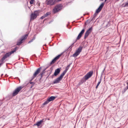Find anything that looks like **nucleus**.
I'll return each mask as SVG.
<instances>
[{
    "instance_id": "obj_20",
    "label": "nucleus",
    "mask_w": 128,
    "mask_h": 128,
    "mask_svg": "<svg viewBox=\"0 0 128 128\" xmlns=\"http://www.w3.org/2000/svg\"><path fill=\"white\" fill-rule=\"evenodd\" d=\"M56 98V97L54 96H51L49 98H48V100L50 102L53 101Z\"/></svg>"
},
{
    "instance_id": "obj_23",
    "label": "nucleus",
    "mask_w": 128,
    "mask_h": 128,
    "mask_svg": "<svg viewBox=\"0 0 128 128\" xmlns=\"http://www.w3.org/2000/svg\"><path fill=\"white\" fill-rule=\"evenodd\" d=\"M101 81V80L100 79V81L98 82V83L96 85V89H97L98 88V86H99V85L100 84Z\"/></svg>"
},
{
    "instance_id": "obj_33",
    "label": "nucleus",
    "mask_w": 128,
    "mask_h": 128,
    "mask_svg": "<svg viewBox=\"0 0 128 128\" xmlns=\"http://www.w3.org/2000/svg\"><path fill=\"white\" fill-rule=\"evenodd\" d=\"M127 88L128 89V82H127Z\"/></svg>"
},
{
    "instance_id": "obj_11",
    "label": "nucleus",
    "mask_w": 128,
    "mask_h": 128,
    "mask_svg": "<svg viewBox=\"0 0 128 128\" xmlns=\"http://www.w3.org/2000/svg\"><path fill=\"white\" fill-rule=\"evenodd\" d=\"M17 47H16L13 50L6 53L4 56L6 58L9 57L13 53L16 51L17 50Z\"/></svg>"
},
{
    "instance_id": "obj_4",
    "label": "nucleus",
    "mask_w": 128,
    "mask_h": 128,
    "mask_svg": "<svg viewBox=\"0 0 128 128\" xmlns=\"http://www.w3.org/2000/svg\"><path fill=\"white\" fill-rule=\"evenodd\" d=\"M62 7L60 5H58L56 6L54 8L53 10V12L55 14L58 11L62 9Z\"/></svg>"
},
{
    "instance_id": "obj_14",
    "label": "nucleus",
    "mask_w": 128,
    "mask_h": 128,
    "mask_svg": "<svg viewBox=\"0 0 128 128\" xmlns=\"http://www.w3.org/2000/svg\"><path fill=\"white\" fill-rule=\"evenodd\" d=\"M46 120V119H43L42 120H40L38 122L34 124V126H37L38 127L40 126V125H41L43 122H44Z\"/></svg>"
},
{
    "instance_id": "obj_3",
    "label": "nucleus",
    "mask_w": 128,
    "mask_h": 128,
    "mask_svg": "<svg viewBox=\"0 0 128 128\" xmlns=\"http://www.w3.org/2000/svg\"><path fill=\"white\" fill-rule=\"evenodd\" d=\"M38 14L39 13L38 11H36L34 12L31 15L30 20H33L34 19L36 18L37 16L38 15Z\"/></svg>"
},
{
    "instance_id": "obj_25",
    "label": "nucleus",
    "mask_w": 128,
    "mask_h": 128,
    "mask_svg": "<svg viewBox=\"0 0 128 128\" xmlns=\"http://www.w3.org/2000/svg\"><path fill=\"white\" fill-rule=\"evenodd\" d=\"M35 37H34V38L32 40H31L30 41H29L28 42V43H30L31 42H32L35 39Z\"/></svg>"
},
{
    "instance_id": "obj_5",
    "label": "nucleus",
    "mask_w": 128,
    "mask_h": 128,
    "mask_svg": "<svg viewBox=\"0 0 128 128\" xmlns=\"http://www.w3.org/2000/svg\"><path fill=\"white\" fill-rule=\"evenodd\" d=\"M22 88L23 87L20 86L16 88L13 92L12 94V96H14L17 94Z\"/></svg>"
},
{
    "instance_id": "obj_21",
    "label": "nucleus",
    "mask_w": 128,
    "mask_h": 128,
    "mask_svg": "<svg viewBox=\"0 0 128 128\" xmlns=\"http://www.w3.org/2000/svg\"><path fill=\"white\" fill-rule=\"evenodd\" d=\"M49 102H50L48 100V99H47V100L45 101L42 104L43 105H46L48 104Z\"/></svg>"
},
{
    "instance_id": "obj_28",
    "label": "nucleus",
    "mask_w": 128,
    "mask_h": 128,
    "mask_svg": "<svg viewBox=\"0 0 128 128\" xmlns=\"http://www.w3.org/2000/svg\"><path fill=\"white\" fill-rule=\"evenodd\" d=\"M86 22L87 24H88L90 23V20H86Z\"/></svg>"
},
{
    "instance_id": "obj_41",
    "label": "nucleus",
    "mask_w": 128,
    "mask_h": 128,
    "mask_svg": "<svg viewBox=\"0 0 128 128\" xmlns=\"http://www.w3.org/2000/svg\"><path fill=\"white\" fill-rule=\"evenodd\" d=\"M32 86L31 87V88H32Z\"/></svg>"
},
{
    "instance_id": "obj_32",
    "label": "nucleus",
    "mask_w": 128,
    "mask_h": 128,
    "mask_svg": "<svg viewBox=\"0 0 128 128\" xmlns=\"http://www.w3.org/2000/svg\"><path fill=\"white\" fill-rule=\"evenodd\" d=\"M42 74H43V73H41L40 74V76H41L42 77Z\"/></svg>"
},
{
    "instance_id": "obj_1",
    "label": "nucleus",
    "mask_w": 128,
    "mask_h": 128,
    "mask_svg": "<svg viewBox=\"0 0 128 128\" xmlns=\"http://www.w3.org/2000/svg\"><path fill=\"white\" fill-rule=\"evenodd\" d=\"M104 4V3H102L100 6L96 10V12L93 15V17L92 18V20H94L95 19L96 16H97L98 14L101 10Z\"/></svg>"
},
{
    "instance_id": "obj_15",
    "label": "nucleus",
    "mask_w": 128,
    "mask_h": 128,
    "mask_svg": "<svg viewBox=\"0 0 128 128\" xmlns=\"http://www.w3.org/2000/svg\"><path fill=\"white\" fill-rule=\"evenodd\" d=\"M57 2H58L56 0H49L48 1L47 4L48 5H52L56 3Z\"/></svg>"
},
{
    "instance_id": "obj_38",
    "label": "nucleus",
    "mask_w": 128,
    "mask_h": 128,
    "mask_svg": "<svg viewBox=\"0 0 128 128\" xmlns=\"http://www.w3.org/2000/svg\"><path fill=\"white\" fill-rule=\"evenodd\" d=\"M2 65V64H0V67Z\"/></svg>"
},
{
    "instance_id": "obj_17",
    "label": "nucleus",
    "mask_w": 128,
    "mask_h": 128,
    "mask_svg": "<svg viewBox=\"0 0 128 128\" xmlns=\"http://www.w3.org/2000/svg\"><path fill=\"white\" fill-rule=\"evenodd\" d=\"M60 70L59 68H58L55 70L54 72L53 75L52 76V77L54 76H57L60 73Z\"/></svg>"
},
{
    "instance_id": "obj_36",
    "label": "nucleus",
    "mask_w": 128,
    "mask_h": 128,
    "mask_svg": "<svg viewBox=\"0 0 128 128\" xmlns=\"http://www.w3.org/2000/svg\"><path fill=\"white\" fill-rule=\"evenodd\" d=\"M2 102L0 103V106H1V105H2Z\"/></svg>"
},
{
    "instance_id": "obj_34",
    "label": "nucleus",
    "mask_w": 128,
    "mask_h": 128,
    "mask_svg": "<svg viewBox=\"0 0 128 128\" xmlns=\"http://www.w3.org/2000/svg\"><path fill=\"white\" fill-rule=\"evenodd\" d=\"M87 24H88L87 23H86V22L85 23V25H86Z\"/></svg>"
},
{
    "instance_id": "obj_12",
    "label": "nucleus",
    "mask_w": 128,
    "mask_h": 128,
    "mask_svg": "<svg viewBox=\"0 0 128 128\" xmlns=\"http://www.w3.org/2000/svg\"><path fill=\"white\" fill-rule=\"evenodd\" d=\"M17 47H16L13 50L6 53L4 56L6 58L9 57L13 53L16 51L17 50Z\"/></svg>"
},
{
    "instance_id": "obj_7",
    "label": "nucleus",
    "mask_w": 128,
    "mask_h": 128,
    "mask_svg": "<svg viewBox=\"0 0 128 128\" xmlns=\"http://www.w3.org/2000/svg\"><path fill=\"white\" fill-rule=\"evenodd\" d=\"M83 47L80 46L78 50H76V52L73 54V56L74 57H76L82 51Z\"/></svg>"
},
{
    "instance_id": "obj_10",
    "label": "nucleus",
    "mask_w": 128,
    "mask_h": 128,
    "mask_svg": "<svg viewBox=\"0 0 128 128\" xmlns=\"http://www.w3.org/2000/svg\"><path fill=\"white\" fill-rule=\"evenodd\" d=\"M41 69V67H40L38 68L36 71L34 72L33 74V76L32 77V78L31 80H32L34 79L36 76H37L40 71V70Z\"/></svg>"
},
{
    "instance_id": "obj_40",
    "label": "nucleus",
    "mask_w": 128,
    "mask_h": 128,
    "mask_svg": "<svg viewBox=\"0 0 128 128\" xmlns=\"http://www.w3.org/2000/svg\"><path fill=\"white\" fill-rule=\"evenodd\" d=\"M48 120H50V119H49V118H48Z\"/></svg>"
},
{
    "instance_id": "obj_31",
    "label": "nucleus",
    "mask_w": 128,
    "mask_h": 128,
    "mask_svg": "<svg viewBox=\"0 0 128 128\" xmlns=\"http://www.w3.org/2000/svg\"><path fill=\"white\" fill-rule=\"evenodd\" d=\"M4 60L6 58L5 56H3V57L2 58Z\"/></svg>"
},
{
    "instance_id": "obj_16",
    "label": "nucleus",
    "mask_w": 128,
    "mask_h": 128,
    "mask_svg": "<svg viewBox=\"0 0 128 128\" xmlns=\"http://www.w3.org/2000/svg\"><path fill=\"white\" fill-rule=\"evenodd\" d=\"M61 54H59L50 63V64H54L56 61L61 56Z\"/></svg>"
},
{
    "instance_id": "obj_26",
    "label": "nucleus",
    "mask_w": 128,
    "mask_h": 128,
    "mask_svg": "<svg viewBox=\"0 0 128 128\" xmlns=\"http://www.w3.org/2000/svg\"><path fill=\"white\" fill-rule=\"evenodd\" d=\"M4 60L2 58V59L0 60V62H1V63H0V64H2V65L4 62Z\"/></svg>"
},
{
    "instance_id": "obj_13",
    "label": "nucleus",
    "mask_w": 128,
    "mask_h": 128,
    "mask_svg": "<svg viewBox=\"0 0 128 128\" xmlns=\"http://www.w3.org/2000/svg\"><path fill=\"white\" fill-rule=\"evenodd\" d=\"M64 76L63 75L61 74L58 78L55 80L53 82V83L54 84H57L59 83L62 79Z\"/></svg>"
},
{
    "instance_id": "obj_39",
    "label": "nucleus",
    "mask_w": 128,
    "mask_h": 128,
    "mask_svg": "<svg viewBox=\"0 0 128 128\" xmlns=\"http://www.w3.org/2000/svg\"><path fill=\"white\" fill-rule=\"evenodd\" d=\"M107 0H105V2H106Z\"/></svg>"
},
{
    "instance_id": "obj_8",
    "label": "nucleus",
    "mask_w": 128,
    "mask_h": 128,
    "mask_svg": "<svg viewBox=\"0 0 128 128\" xmlns=\"http://www.w3.org/2000/svg\"><path fill=\"white\" fill-rule=\"evenodd\" d=\"M83 47L80 46L78 50H76V52L73 54V56L74 57H76L82 51Z\"/></svg>"
},
{
    "instance_id": "obj_22",
    "label": "nucleus",
    "mask_w": 128,
    "mask_h": 128,
    "mask_svg": "<svg viewBox=\"0 0 128 128\" xmlns=\"http://www.w3.org/2000/svg\"><path fill=\"white\" fill-rule=\"evenodd\" d=\"M123 6L124 7H127L128 6V2L126 3L125 4H123Z\"/></svg>"
},
{
    "instance_id": "obj_18",
    "label": "nucleus",
    "mask_w": 128,
    "mask_h": 128,
    "mask_svg": "<svg viewBox=\"0 0 128 128\" xmlns=\"http://www.w3.org/2000/svg\"><path fill=\"white\" fill-rule=\"evenodd\" d=\"M85 31V29H83L80 32L78 36L76 38L77 40L79 39L81 37L82 34H83L84 33Z\"/></svg>"
},
{
    "instance_id": "obj_29",
    "label": "nucleus",
    "mask_w": 128,
    "mask_h": 128,
    "mask_svg": "<svg viewBox=\"0 0 128 128\" xmlns=\"http://www.w3.org/2000/svg\"><path fill=\"white\" fill-rule=\"evenodd\" d=\"M45 18V17L44 15L43 16H42L40 18V19H43Z\"/></svg>"
},
{
    "instance_id": "obj_35",
    "label": "nucleus",
    "mask_w": 128,
    "mask_h": 128,
    "mask_svg": "<svg viewBox=\"0 0 128 128\" xmlns=\"http://www.w3.org/2000/svg\"><path fill=\"white\" fill-rule=\"evenodd\" d=\"M61 0H58L57 1L58 2L60 1H61Z\"/></svg>"
},
{
    "instance_id": "obj_9",
    "label": "nucleus",
    "mask_w": 128,
    "mask_h": 128,
    "mask_svg": "<svg viewBox=\"0 0 128 128\" xmlns=\"http://www.w3.org/2000/svg\"><path fill=\"white\" fill-rule=\"evenodd\" d=\"M93 74L92 71H90L88 73L84 76L83 78L86 80H88L92 76Z\"/></svg>"
},
{
    "instance_id": "obj_19",
    "label": "nucleus",
    "mask_w": 128,
    "mask_h": 128,
    "mask_svg": "<svg viewBox=\"0 0 128 128\" xmlns=\"http://www.w3.org/2000/svg\"><path fill=\"white\" fill-rule=\"evenodd\" d=\"M70 66V65H69L67 66L65 70L62 73V74L64 76L65 75L66 73V72L69 69V68Z\"/></svg>"
},
{
    "instance_id": "obj_27",
    "label": "nucleus",
    "mask_w": 128,
    "mask_h": 128,
    "mask_svg": "<svg viewBox=\"0 0 128 128\" xmlns=\"http://www.w3.org/2000/svg\"><path fill=\"white\" fill-rule=\"evenodd\" d=\"M34 0H30V4H33L34 3Z\"/></svg>"
},
{
    "instance_id": "obj_37",
    "label": "nucleus",
    "mask_w": 128,
    "mask_h": 128,
    "mask_svg": "<svg viewBox=\"0 0 128 128\" xmlns=\"http://www.w3.org/2000/svg\"><path fill=\"white\" fill-rule=\"evenodd\" d=\"M84 82V80H83V82H82V83H83V82Z\"/></svg>"
},
{
    "instance_id": "obj_24",
    "label": "nucleus",
    "mask_w": 128,
    "mask_h": 128,
    "mask_svg": "<svg viewBox=\"0 0 128 128\" xmlns=\"http://www.w3.org/2000/svg\"><path fill=\"white\" fill-rule=\"evenodd\" d=\"M50 12H47L46 14L44 15V16L46 17H47L48 15L50 14Z\"/></svg>"
},
{
    "instance_id": "obj_42",
    "label": "nucleus",
    "mask_w": 128,
    "mask_h": 128,
    "mask_svg": "<svg viewBox=\"0 0 128 128\" xmlns=\"http://www.w3.org/2000/svg\"><path fill=\"white\" fill-rule=\"evenodd\" d=\"M0 101H1V100H0Z\"/></svg>"
},
{
    "instance_id": "obj_2",
    "label": "nucleus",
    "mask_w": 128,
    "mask_h": 128,
    "mask_svg": "<svg viewBox=\"0 0 128 128\" xmlns=\"http://www.w3.org/2000/svg\"><path fill=\"white\" fill-rule=\"evenodd\" d=\"M28 34H26L24 35L18 41L17 45L19 46L22 44L24 41L27 38Z\"/></svg>"
},
{
    "instance_id": "obj_30",
    "label": "nucleus",
    "mask_w": 128,
    "mask_h": 128,
    "mask_svg": "<svg viewBox=\"0 0 128 128\" xmlns=\"http://www.w3.org/2000/svg\"><path fill=\"white\" fill-rule=\"evenodd\" d=\"M30 83L31 84H32L33 85H34V83L32 82H30Z\"/></svg>"
},
{
    "instance_id": "obj_6",
    "label": "nucleus",
    "mask_w": 128,
    "mask_h": 128,
    "mask_svg": "<svg viewBox=\"0 0 128 128\" xmlns=\"http://www.w3.org/2000/svg\"><path fill=\"white\" fill-rule=\"evenodd\" d=\"M92 27L93 26H92L90 28H89L86 31L84 37V39H86V38L92 32L93 30Z\"/></svg>"
}]
</instances>
